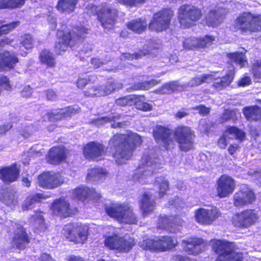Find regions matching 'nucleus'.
Returning <instances> with one entry per match:
<instances>
[{"label": "nucleus", "mask_w": 261, "mask_h": 261, "mask_svg": "<svg viewBox=\"0 0 261 261\" xmlns=\"http://www.w3.org/2000/svg\"><path fill=\"white\" fill-rule=\"evenodd\" d=\"M105 245L110 249L125 252L128 251L135 244L134 239L128 235L121 238L118 235L107 237L105 241Z\"/></svg>", "instance_id": "13"}, {"label": "nucleus", "mask_w": 261, "mask_h": 261, "mask_svg": "<svg viewBox=\"0 0 261 261\" xmlns=\"http://www.w3.org/2000/svg\"><path fill=\"white\" fill-rule=\"evenodd\" d=\"M135 101V95H128L116 100V103L120 106H132Z\"/></svg>", "instance_id": "51"}, {"label": "nucleus", "mask_w": 261, "mask_h": 261, "mask_svg": "<svg viewBox=\"0 0 261 261\" xmlns=\"http://www.w3.org/2000/svg\"><path fill=\"white\" fill-rule=\"evenodd\" d=\"M243 113L248 121H257L261 119V108L257 106L244 108Z\"/></svg>", "instance_id": "35"}, {"label": "nucleus", "mask_w": 261, "mask_h": 261, "mask_svg": "<svg viewBox=\"0 0 261 261\" xmlns=\"http://www.w3.org/2000/svg\"><path fill=\"white\" fill-rule=\"evenodd\" d=\"M209 79H211V75L204 74L197 75L189 82L182 84L178 81H172L164 84L160 89V92L162 94H169L174 91H181L187 88L198 86L207 82Z\"/></svg>", "instance_id": "9"}, {"label": "nucleus", "mask_w": 261, "mask_h": 261, "mask_svg": "<svg viewBox=\"0 0 261 261\" xmlns=\"http://www.w3.org/2000/svg\"><path fill=\"white\" fill-rule=\"evenodd\" d=\"M20 43L25 49H29L33 48V39L30 34H25L21 37Z\"/></svg>", "instance_id": "55"}, {"label": "nucleus", "mask_w": 261, "mask_h": 261, "mask_svg": "<svg viewBox=\"0 0 261 261\" xmlns=\"http://www.w3.org/2000/svg\"><path fill=\"white\" fill-rule=\"evenodd\" d=\"M110 60L111 58L110 57L108 59H106L102 60L99 58H93L91 59V64L93 65L94 68H97L101 65L107 64Z\"/></svg>", "instance_id": "56"}, {"label": "nucleus", "mask_w": 261, "mask_h": 261, "mask_svg": "<svg viewBox=\"0 0 261 261\" xmlns=\"http://www.w3.org/2000/svg\"><path fill=\"white\" fill-rule=\"evenodd\" d=\"M24 4V1H0V8H19Z\"/></svg>", "instance_id": "52"}, {"label": "nucleus", "mask_w": 261, "mask_h": 261, "mask_svg": "<svg viewBox=\"0 0 261 261\" xmlns=\"http://www.w3.org/2000/svg\"><path fill=\"white\" fill-rule=\"evenodd\" d=\"M46 98L48 100H55L57 95L55 92L52 90H48L46 91Z\"/></svg>", "instance_id": "60"}, {"label": "nucleus", "mask_w": 261, "mask_h": 261, "mask_svg": "<svg viewBox=\"0 0 261 261\" xmlns=\"http://www.w3.org/2000/svg\"><path fill=\"white\" fill-rule=\"evenodd\" d=\"M0 86L7 90L10 89L11 86L9 84V79L6 76H0Z\"/></svg>", "instance_id": "58"}, {"label": "nucleus", "mask_w": 261, "mask_h": 261, "mask_svg": "<svg viewBox=\"0 0 261 261\" xmlns=\"http://www.w3.org/2000/svg\"><path fill=\"white\" fill-rule=\"evenodd\" d=\"M19 171L15 165L0 169V178L6 184H10L17 180Z\"/></svg>", "instance_id": "30"}, {"label": "nucleus", "mask_w": 261, "mask_h": 261, "mask_svg": "<svg viewBox=\"0 0 261 261\" xmlns=\"http://www.w3.org/2000/svg\"><path fill=\"white\" fill-rule=\"evenodd\" d=\"M184 250L189 254L197 255L204 250L205 243L199 238H190L182 241Z\"/></svg>", "instance_id": "23"}, {"label": "nucleus", "mask_w": 261, "mask_h": 261, "mask_svg": "<svg viewBox=\"0 0 261 261\" xmlns=\"http://www.w3.org/2000/svg\"><path fill=\"white\" fill-rule=\"evenodd\" d=\"M76 5V1H58L57 9L61 12H72Z\"/></svg>", "instance_id": "46"}, {"label": "nucleus", "mask_w": 261, "mask_h": 261, "mask_svg": "<svg viewBox=\"0 0 261 261\" xmlns=\"http://www.w3.org/2000/svg\"><path fill=\"white\" fill-rule=\"evenodd\" d=\"M64 230L68 231V238L75 243L85 242L87 239L88 228L87 226L69 224L65 226Z\"/></svg>", "instance_id": "15"}, {"label": "nucleus", "mask_w": 261, "mask_h": 261, "mask_svg": "<svg viewBox=\"0 0 261 261\" xmlns=\"http://www.w3.org/2000/svg\"><path fill=\"white\" fill-rule=\"evenodd\" d=\"M202 13L200 9L190 5H184L178 11V19L181 26L189 28L199 20Z\"/></svg>", "instance_id": "11"}, {"label": "nucleus", "mask_w": 261, "mask_h": 261, "mask_svg": "<svg viewBox=\"0 0 261 261\" xmlns=\"http://www.w3.org/2000/svg\"><path fill=\"white\" fill-rule=\"evenodd\" d=\"M86 10L89 15L97 14L98 20L105 29H111L116 22L118 11L113 7L106 6L100 8L91 4L87 5Z\"/></svg>", "instance_id": "5"}, {"label": "nucleus", "mask_w": 261, "mask_h": 261, "mask_svg": "<svg viewBox=\"0 0 261 261\" xmlns=\"http://www.w3.org/2000/svg\"><path fill=\"white\" fill-rule=\"evenodd\" d=\"M235 27L242 33L255 32L261 31V15L251 12H244L236 20Z\"/></svg>", "instance_id": "8"}, {"label": "nucleus", "mask_w": 261, "mask_h": 261, "mask_svg": "<svg viewBox=\"0 0 261 261\" xmlns=\"http://www.w3.org/2000/svg\"><path fill=\"white\" fill-rule=\"evenodd\" d=\"M120 115L118 114L113 116L98 117L97 119H93L90 123L97 127H100L107 123H111L113 121L111 124L112 127H122L123 126L125 122H115L116 120L118 119Z\"/></svg>", "instance_id": "33"}, {"label": "nucleus", "mask_w": 261, "mask_h": 261, "mask_svg": "<svg viewBox=\"0 0 261 261\" xmlns=\"http://www.w3.org/2000/svg\"><path fill=\"white\" fill-rule=\"evenodd\" d=\"M141 137L136 133L129 132L127 134H116L110 140L109 145L114 147L112 154L118 164L129 159L133 150L141 144Z\"/></svg>", "instance_id": "2"}, {"label": "nucleus", "mask_w": 261, "mask_h": 261, "mask_svg": "<svg viewBox=\"0 0 261 261\" xmlns=\"http://www.w3.org/2000/svg\"><path fill=\"white\" fill-rule=\"evenodd\" d=\"M177 241L170 237H154L153 238L144 239L139 243V245L143 249L152 251H166L175 246Z\"/></svg>", "instance_id": "10"}, {"label": "nucleus", "mask_w": 261, "mask_h": 261, "mask_svg": "<svg viewBox=\"0 0 261 261\" xmlns=\"http://www.w3.org/2000/svg\"><path fill=\"white\" fill-rule=\"evenodd\" d=\"M80 110L78 106L68 107L65 109L57 110L52 112H48L43 117L44 120H48L49 121H57L64 117H71Z\"/></svg>", "instance_id": "24"}, {"label": "nucleus", "mask_w": 261, "mask_h": 261, "mask_svg": "<svg viewBox=\"0 0 261 261\" xmlns=\"http://www.w3.org/2000/svg\"><path fill=\"white\" fill-rule=\"evenodd\" d=\"M88 29L83 26H77L73 29L72 33L64 32L58 30L57 31L58 41L56 43L55 50L56 54L61 55L68 48L70 43H77L79 41L85 37L87 33Z\"/></svg>", "instance_id": "3"}, {"label": "nucleus", "mask_w": 261, "mask_h": 261, "mask_svg": "<svg viewBox=\"0 0 261 261\" xmlns=\"http://www.w3.org/2000/svg\"><path fill=\"white\" fill-rule=\"evenodd\" d=\"M104 146L94 142L89 143L84 148V154L88 159L96 160L104 153Z\"/></svg>", "instance_id": "29"}, {"label": "nucleus", "mask_w": 261, "mask_h": 261, "mask_svg": "<svg viewBox=\"0 0 261 261\" xmlns=\"http://www.w3.org/2000/svg\"><path fill=\"white\" fill-rule=\"evenodd\" d=\"M160 80L152 79L148 81H144L142 83H136L132 86V88L134 90H148L151 87L160 83Z\"/></svg>", "instance_id": "48"}, {"label": "nucleus", "mask_w": 261, "mask_h": 261, "mask_svg": "<svg viewBox=\"0 0 261 261\" xmlns=\"http://www.w3.org/2000/svg\"><path fill=\"white\" fill-rule=\"evenodd\" d=\"M228 71L225 76L215 80L213 82L214 87L218 90H222L228 86L232 81L234 75V67L233 65H230L228 67Z\"/></svg>", "instance_id": "31"}, {"label": "nucleus", "mask_w": 261, "mask_h": 261, "mask_svg": "<svg viewBox=\"0 0 261 261\" xmlns=\"http://www.w3.org/2000/svg\"><path fill=\"white\" fill-rule=\"evenodd\" d=\"M221 216V212L216 207L208 208H199L195 211V221L199 224L207 225L212 224Z\"/></svg>", "instance_id": "14"}, {"label": "nucleus", "mask_w": 261, "mask_h": 261, "mask_svg": "<svg viewBox=\"0 0 261 261\" xmlns=\"http://www.w3.org/2000/svg\"><path fill=\"white\" fill-rule=\"evenodd\" d=\"M46 196L42 193H37L28 197L24 201L22 209L23 211L31 210L34 207L37 202L40 201L42 199H45Z\"/></svg>", "instance_id": "39"}, {"label": "nucleus", "mask_w": 261, "mask_h": 261, "mask_svg": "<svg viewBox=\"0 0 261 261\" xmlns=\"http://www.w3.org/2000/svg\"><path fill=\"white\" fill-rule=\"evenodd\" d=\"M12 40L8 38L2 39L0 40V47H3L6 44H10ZM18 62V59L15 55L11 54L9 51L2 53L0 50V71L5 70L6 68H13Z\"/></svg>", "instance_id": "19"}, {"label": "nucleus", "mask_w": 261, "mask_h": 261, "mask_svg": "<svg viewBox=\"0 0 261 261\" xmlns=\"http://www.w3.org/2000/svg\"><path fill=\"white\" fill-rule=\"evenodd\" d=\"M32 93V89L29 86H25L21 91V95L23 97H29Z\"/></svg>", "instance_id": "61"}, {"label": "nucleus", "mask_w": 261, "mask_h": 261, "mask_svg": "<svg viewBox=\"0 0 261 261\" xmlns=\"http://www.w3.org/2000/svg\"><path fill=\"white\" fill-rule=\"evenodd\" d=\"M243 51H237L227 54V57L229 59L228 64H230V62L231 64L234 63L240 65L241 68L245 67V65L247 64L248 62L245 56L246 50L243 49Z\"/></svg>", "instance_id": "36"}, {"label": "nucleus", "mask_w": 261, "mask_h": 261, "mask_svg": "<svg viewBox=\"0 0 261 261\" xmlns=\"http://www.w3.org/2000/svg\"><path fill=\"white\" fill-rule=\"evenodd\" d=\"M158 161V159L151 155H143L141 164L136 170L133 176V180L141 184L148 183L151 176L161 168V164Z\"/></svg>", "instance_id": "4"}, {"label": "nucleus", "mask_w": 261, "mask_h": 261, "mask_svg": "<svg viewBox=\"0 0 261 261\" xmlns=\"http://www.w3.org/2000/svg\"><path fill=\"white\" fill-rule=\"evenodd\" d=\"M234 204L236 206H243L251 204L255 200L253 192L246 186H242L239 191L234 195Z\"/></svg>", "instance_id": "22"}, {"label": "nucleus", "mask_w": 261, "mask_h": 261, "mask_svg": "<svg viewBox=\"0 0 261 261\" xmlns=\"http://www.w3.org/2000/svg\"><path fill=\"white\" fill-rule=\"evenodd\" d=\"M153 137L158 143L167 150L174 147L176 141L180 150L188 151L193 147L194 135L187 126H179L173 133L170 129L157 125L153 129Z\"/></svg>", "instance_id": "1"}, {"label": "nucleus", "mask_w": 261, "mask_h": 261, "mask_svg": "<svg viewBox=\"0 0 261 261\" xmlns=\"http://www.w3.org/2000/svg\"><path fill=\"white\" fill-rule=\"evenodd\" d=\"M0 201L7 205L14 204L15 202V195L11 189H0Z\"/></svg>", "instance_id": "42"}, {"label": "nucleus", "mask_w": 261, "mask_h": 261, "mask_svg": "<svg viewBox=\"0 0 261 261\" xmlns=\"http://www.w3.org/2000/svg\"><path fill=\"white\" fill-rule=\"evenodd\" d=\"M39 58L42 63L49 67H54L56 65L55 55L47 50H42L40 54Z\"/></svg>", "instance_id": "43"}, {"label": "nucleus", "mask_w": 261, "mask_h": 261, "mask_svg": "<svg viewBox=\"0 0 261 261\" xmlns=\"http://www.w3.org/2000/svg\"><path fill=\"white\" fill-rule=\"evenodd\" d=\"M215 40V37L211 35H205L199 39L190 37L184 40L183 46L184 48L188 50L207 47L211 45Z\"/></svg>", "instance_id": "21"}, {"label": "nucleus", "mask_w": 261, "mask_h": 261, "mask_svg": "<svg viewBox=\"0 0 261 261\" xmlns=\"http://www.w3.org/2000/svg\"><path fill=\"white\" fill-rule=\"evenodd\" d=\"M8 225H11L14 231L13 244L19 249H22L29 243V239L23 228L18 224L11 220L7 221Z\"/></svg>", "instance_id": "20"}, {"label": "nucleus", "mask_w": 261, "mask_h": 261, "mask_svg": "<svg viewBox=\"0 0 261 261\" xmlns=\"http://www.w3.org/2000/svg\"><path fill=\"white\" fill-rule=\"evenodd\" d=\"M158 227L167 229L171 233H175L179 229L178 225L172 222V218L168 216L161 217L159 220Z\"/></svg>", "instance_id": "37"}, {"label": "nucleus", "mask_w": 261, "mask_h": 261, "mask_svg": "<svg viewBox=\"0 0 261 261\" xmlns=\"http://www.w3.org/2000/svg\"><path fill=\"white\" fill-rule=\"evenodd\" d=\"M38 181L40 187L51 189L60 186L64 179L59 173L47 172L38 176Z\"/></svg>", "instance_id": "17"}, {"label": "nucleus", "mask_w": 261, "mask_h": 261, "mask_svg": "<svg viewBox=\"0 0 261 261\" xmlns=\"http://www.w3.org/2000/svg\"><path fill=\"white\" fill-rule=\"evenodd\" d=\"M229 135L228 137L232 139L235 138L236 139L240 140L241 141L243 140L245 138V133L242 130L238 128L236 126H230L228 127L226 130L223 136L220 138L218 140V146L222 149H224L226 146V137Z\"/></svg>", "instance_id": "27"}, {"label": "nucleus", "mask_w": 261, "mask_h": 261, "mask_svg": "<svg viewBox=\"0 0 261 261\" xmlns=\"http://www.w3.org/2000/svg\"><path fill=\"white\" fill-rule=\"evenodd\" d=\"M89 77H79L76 82V86L79 88H83L90 81Z\"/></svg>", "instance_id": "59"}, {"label": "nucleus", "mask_w": 261, "mask_h": 261, "mask_svg": "<svg viewBox=\"0 0 261 261\" xmlns=\"http://www.w3.org/2000/svg\"><path fill=\"white\" fill-rule=\"evenodd\" d=\"M65 159V150L63 147H52L48 155V161L51 164H57Z\"/></svg>", "instance_id": "34"}, {"label": "nucleus", "mask_w": 261, "mask_h": 261, "mask_svg": "<svg viewBox=\"0 0 261 261\" xmlns=\"http://www.w3.org/2000/svg\"><path fill=\"white\" fill-rule=\"evenodd\" d=\"M48 22L50 24V28L52 30H55L56 28V18L52 15H49L47 18Z\"/></svg>", "instance_id": "64"}, {"label": "nucleus", "mask_w": 261, "mask_h": 261, "mask_svg": "<svg viewBox=\"0 0 261 261\" xmlns=\"http://www.w3.org/2000/svg\"><path fill=\"white\" fill-rule=\"evenodd\" d=\"M3 21H0V36L9 33L19 25L20 21H13L9 23L2 24Z\"/></svg>", "instance_id": "49"}, {"label": "nucleus", "mask_w": 261, "mask_h": 261, "mask_svg": "<svg viewBox=\"0 0 261 261\" xmlns=\"http://www.w3.org/2000/svg\"><path fill=\"white\" fill-rule=\"evenodd\" d=\"M236 188L234 180L229 176L222 175L217 184L218 195L220 198L226 197L233 193Z\"/></svg>", "instance_id": "18"}, {"label": "nucleus", "mask_w": 261, "mask_h": 261, "mask_svg": "<svg viewBox=\"0 0 261 261\" xmlns=\"http://www.w3.org/2000/svg\"><path fill=\"white\" fill-rule=\"evenodd\" d=\"M173 13L170 9H163L153 15V19L149 23L148 28L156 32H161L167 29Z\"/></svg>", "instance_id": "12"}, {"label": "nucleus", "mask_w": 261, "mask_h": 261, "mask_svg": "<svg viewBox=\"0 0 261 261\" xmlns=\"http://www.w3.org/2000/svg\"><path fill=\"white\" fill-rule=\"evenodd\" d=\"M105 210L111 217L115 218L121 223L135 224L137 219L133 210L126 204L113 203L106 206Z\"/></svg>", "instance_id": "6"}, {"label": "nucleus", "mask_w": 261, "mask_h": 261, "mask_svg": "<svg viewBox=\"0 0 261 261\" xmlns=\"http://www.w3.org/2000/svg\"><path fill=\"white\" fill-rule=\"evenodd\" d=\"M53 213L61 218L69 217L73 213V210L70 208L69 202L64 199L60 198L56 200L52 205Z\"/></svg>", "instance_id": "26"}, {"label": "nucleus", "mask_w": 261, "mask_h": 261, "mask_svg": "<svg viewBox=\"0 0 261 261\" xmlns=\"http://www.w3.org/2000/svg\"><path fill=\"white\" fill-rule=\"evenodd\" d=\"M122 85L115 81H108L105 86H100L102 96L110 94L116 89L122 88Z\"/></svg>", "instance_id": "44"}, {"label": "nucleus", "mask_w": 261, "mask_h": 261, "mask_svg": "<svg viewBox=\"0 0 261 261\" xmlns=\"http://www.w3.org/2000/svg\"><path fill=\"white\" fill-rule=\"evenodd\" d=\"M154 185L159 189V195L160 197H162L169 188L168 181L164 177H158L156 178Z\"/></svg>", "instance_id": "45"}, {"label": "nucleus", "mask_w": 261, "mask_h": 261, "mask_svg": "<svg viewBox=\"0 0 261 261\" xmlns=\"http://www.w3.org/2000/svg\"><path fill=\"white\" fill-rule=\"evenodd\" d=\"M213 248L218 255L216 261H242L243 258L242 253L236 252L231 242L216 240L213 244Z\"/></svg>", "instance_id": "7"}, {"label": "nucleus", "mask_w": 261, "mask_h": 261, "mask_svg": "<svg viewBox=\"0 0 261 261\" xmlns=\"http://www.w3.org/2000/svg\"><path fill=\"white\" fill-rule=\"evenodd\" d=\"M31 222H33L34 225L36 228L40 231H44L46 228L44 219L41 212L36 213L31 219Z\"/></svg>", "instance_id": "47"}, {"label": "nucleus", "mask_w": 261, "mask_h": 261, "mask_svg": "<svg viewBox=\"0 0 261 261\" xmlns=\"http://www.w3.org/2000/svg\"><path fill=\"white\" fill-rule=\"evenodd\" d=\"M227 13L226 9L220 7L211 10L206 17V24L209 27H218L224 21Z\"/></svg>", "instance_id": "25"}, {"label": "nucleus", "mask_w": 261, "mask_h": 261, "mask_svg": "<svg viewBox=\"0 0 261 261\" xmlns=\"http://www.w3.org/2000/svg\"><path fill=\"white\" fill-rule=\"evenodd\" d=\"M140 57V55L139 54H124L122 55L121 59H126L128 60H133L134 59H138Z\"/></svg>", "instance_id": "62"}, {"label": "nucleus", "mask_w": 261, "mask_h": 261, "mask_svg": "<svg viewBox=\"0 0 261 261\" xmlns=\"http://www.w3.org/2000/svg\"><path fill=\"white\" fill-rule=\"evenodd\" d=\"M258 218V215L253 210H246L234 215L232 223L237 227H248L254 224Z\"/></svg>", "instance_id": "16"}, {"label": "nucleus", "mask_w": 261, "mask_h": 261, "mask_svg": "<svg viewBox=\"0 0 261 261\" xmlns=\"http://www.w3.org/2000/svg\"><path fill=\"white\" fill-rule=\"evenodd\" d=\"M102 93H103L101 92L100 86H93L91 88H89L84 91L85 95L89 97L102 96Z\"/></svg>", "instance_id": "54"}, {"label": "nucleus", "mask_w": 261, "mask_h": 261, "mask_svg": "<svg viewBox=\"0 0 261 261\" xmlns=\"http://www.w3.org/2000/svg\"><path fill=\"white\" fill-rule=\"evenodd\" d=\"M107 174V172L102 168H93L89 170L87 179L89 181L95 182L101 180Z\"/></svg>", "instance_id": "38"}, {"label": "nucleus", "mask_w": 261, "mask_h": 261, "mask_svg": "<svg viewBox=\"0 0 261 261\" xmlns=\"http://www.w3.org/2000/svg\"><path fill=\"white\" fill-rule=\"evenodd\" d=\"M12 127V124L11 123H8L0 126V136L4 134L7 131Z\"/></svg>", "instance_id": "63"}, {"label": "nucleus", "mask_w": 261, "mask_h": 261, "mask_svg": "<svg viewBox=\"0 0 261 261\" xmlns=\"http://www.w3.org/2000/svg\"><path fill=\"white\" fill-rule=\"evenodd\" d=\"M147 25V22L144 19H138L133 20L127 23V28L133 32L140 34L144 32Z\"/></svg>", "instance_id": "41"}, {"label": "nucleus", "mask_w": 261, "mask_h": 261, "mask_svg": "<svg viewBox=\"0 0 261 261\" xmlns=\"http://www.w3.org/2000/svg\"><path fill=\"white\" fill-rule=\"evenodd\" d=\"M194 110L198 111V113L202 116L208 115L210 112V109L206 107L204 105H200L193 108Z\"/></svg>", "instance_id": "57"}, {"label": "nucleus", "mask_w": 261, "mask_h": 261, "mask_svg": "<svg viewBox=\"0 0 261 261\" xmlns=\"http://www.w3.org/2000/svg\"><path fill=\"white\" fill-rule=\"evenodd\" d=\"M252 73L256 82H259L261 80V60H257L253 63Z\"/></svg>", "instance_id": "53"}, {"label": "nucleus", "mask_w": 261, "mask_h": 261, "mask_svg": "<svg viewBox=\"0 0 261 261\" xmlns=\"http://www.w3.org/2000/svg\"><path fill=\"white\" fill-rule=\"evenodd\" d=\"M144 100V97L143 96L135 95V101H134V105L139 110L144 111H150L152 107V105L143 101Z\"/></svg>", "instance_id": "50"}, {"label": "nucleus", "mask_w": 261, "mask_h": 261, "mask_svg": "<svg viewBox=\"0 0 261 261\" xmlns=\"http://www.w3.org/2000/svg\"><path fill=\"white\" fill-rule=\"evenodd\" d=\"M140 207L144 216L147 215L155 209V202L152 194L145 193L141 198Z\"/></svg>", "instance_id": "32"}, {"label": "nucleus", "mask_w": 261, "mask_h": 261, "mask_svg": "<svg viewBox=\"0 0 261 261\" xmlns=\"http://www.w3.org/2000/svg\"><path fill=\"white\" fill-rule=\"evenodd\" d=\"M240 116V113L237 110L226 109L224 111L222 115L219 117V122L220 123L228 121L236 122Z\"/></svg>", "instance_id": "40"}, {"label": "nucleus", "mask_w": 261, "mask_h": 261, "mask_svg": "<svg viewBox=\"0 0 261 261\" xmlns=\"http://www.w3.org/2000/svg\"><path fill=\"white\" fill-rule=\"evenodd\" d=\"M73 196L82 201L87 199L98 200L101 197L100 194L95 189L83 186L75 189L73 191Z\"/></svg>", "instance_id": "28"}]
</instances>
